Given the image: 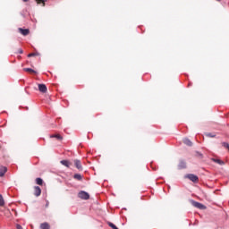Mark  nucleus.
I'll list each match as a JSON object with an SVG mask.
<instances>
[{"label":"nucleus","instance_id":"nucleus-1","mask_svg":"<svg viewBox=\"0 0 229 229\" xmlns=\"http://www.w3.org/2000/svg\"><path fill=\"white\" fill-rule=\"evenodd\" d=\"M78 197L81 199H90V195H89V193L87 191H81L79 192Z\"/></svg>","mask_w":229,"mask_h":229},{"label":"nucleus","instance_id":"nucleus-2","mask_svg":"<svg viewBox=\"0 0 229 229\" xmlns=\"http://www.w3.org/2000/svg\"><path fill=\"white\" fill-rule=\"evenodd\" d=\"M192 205L193 207H195V208H199V210H205V208H207V207L198 201H194L192 200Z\"/></svg>","mask_w":229,"mask_h":229},{"label":"nucleus","instance_id":"nucleus-3","mask_svg":"<svg viewBox=\"0 0 229 229\" xmlns=\"http://www.w3.org/2000/svg\"><path fill=\"white\" fill-rule=\"evenodd\" d=\"M186 177H188V179L194 183H196L199 180L197 175H194L192 174H188Z\"/></svg>","mask_w":229,"mask_h":229},{"label":"nucleus","instance_id":"nucleus-4","mask_svg":"<svg viewBox=\"0 0 229 229\" xmlns=\"http://www.w3.org/2000/svg\"><path fill=\"white\" fill-rule=\"evenodd\" d=\"M41 194H42V190L40 189V187L35 186L34 187V196L38 198V196H40Z\"/></svg>","mask_w":229,"mask_h":229},{"label":"nucleus","instance_id":"nucleus-5","mask_svg":"<svg viewBox=\"0 0 229 229\" xmlns=\"http://www.w3.org/2000/svg\"><path fill=\"white\" fill-rule=\"evenodd\" d=\"M38 90L39 92L46 94V92H47V87L46 86V84H38Z\"/></svg>","mask_w":229,"mask_h":229},{"label":"nucleus","instance_id":"nucleus-6","mask_svg":"<svg viewBox=\"0 0 229 229\" xmlns=\"http://www.w3.org/2000/svg\"><path fill=\"white\" fill-rule=\"evenodd\" d=\"M18 30L21 35H23V37H27V35H30V30L28 29L19 28Z\"/></svg>","mask_w":229,"mask_h":229},{"label":"nucleus","instance_id":"nucleus-7","mask_svg":"<svg viewBox=\"0 0 229 229\" xmlns=\"http://www.w3.org/2000/svg\"><path fill=\"white\" fill-rule=\"evenodd\" d=\"M178 169H187V163L184 160H181L178 165Z\"/></svg>","mask_w":229,"mask_h":229},{"label":"nucleus","instance_id":"nucleus-8","mask_svg":"<svg viewBox=\"0 0 229 229\" xmlns=\"http://www.w3.org/2000/svg\"><path fill=\"white\" fill-rule=\"evenodd\" d=\"M74 165L79 169V171H81V169H83V166H81V161L78 159L74 160Z\"/></svg>","mask_w":229,"mask_h":229},{"label":"nucleus","instance_id":"nucleus-9","mask_svg":"<svg viewBox=\"0 0 229 229\" xmlns=\"http://www.w3.org/2000/svg\"><path fill=\"white\" fill-rule=\"evenodd\" d=\"M7 171H8V168H6L5 166H1L0 167V177L4 176V174H6Z\"/></svg>","mask_w":229,"mask_h":229},{"label":"nucleus","instance_id":"nucleus-10","mask_svg":"<svg viewBox=\"0 0 229 229\" xmlns=\"http://www.w3.org/2000/svg\"><path fill=\"white\" fill-rule=\"evenodd\" d=\"M74 180H78L79 182H81L83 180V176L80 174H75L73 175Z\"/></svg>","mask_w":229,"mask_h":229},{"label":"nucleus","instance_id":"nucleus-11","mask_svg":"<svg viewBox=\"0 0 229 229\" xmlns=\"http://www.w3.org/2000/svg\"><path fill=\"white\" fill-rule=\"evenodd\" d=\"M61 164H62V165H64L65 167H71V162H69V160H62Z\"/></svg>","mask_w":229,"mask_h":229},{"label":"nucleus","instance_id":"nucleus-12","mask_svg":"<svg viewBox=\"0 0 229 229\" xmlns=\"http://www.w3.org/2000/svg\"><path fill=\"white\" fill-rule=\"evenodd\" d=\"M25 72H30V74H37V72L31 68H24Z\"/></svg>","mask_w":229,"mask_h":229},{"label":"nucleus","instance_id":"nucleus-13","mask_svg":"<svg viewBox=\"0 0 229 229\" xmlns=\"http://www.w3.org/2000/svg\"><path fill=\"white\" fill-rule=\"evenodd\" d=\"M212 160H213V162H215L216 164H218L219 165H225V161H223L221 159L213 158Z\"/></svg>","mask_w":229,"mask_h":229},{"label":"nucleus","instance_id":"nucleus-14","mask_svg":"<svg viewBox=\"0 0 229 229\" xmlns=\"http://www.w3.org/2000/svg\"><path fill=\"white\" fill-rule=\"evenodd\" d=\"M51 139H57V140H62L64 137H62L60 134H54L50 136Z\"/></svg>","mask_w":229,"mask_h":229},{"label":"nucleus","instance_id":"nucleus-15","mask_svg":"<svg viewBox=\"0 0 229 229\" xmlns=\"http://www.w3.org/2000/svg\"><path fill=\"white\" fill-rule=\"evenodd\" d=\"M183 144H185L186 146H190L191 147V146H192V141H191V140L185 138L183 140Z\"/></svg>","mask_w":229,"mask_h":229},{"label":"nucleus","instance_id":"nucleus-16","mask_svg":"<svg viewBox=\"0 0 229 229\" xmlns=\"http://www.w3.org/2000/svg\"><path fill=\"white\" fill-rule=\"evenodd\" d=\"M36 183H37V185H43L44 180H42V178H40V177H38V178H36Z\"/></svg>","mask_w":229,"mask_h":229},{"label":"nucleus","instance_id":"nucleus-17","mask_svg":"<svg viewBox=\"0 0 229 229\" xmlns=\"http://www.w3.org/2000/svg\"><path fill=\"white\" fill-rule=\"evenodd\" d=\"M40 229H50L49 224H47V223L41 224Z\"/></svg>","mask_w":229,"mask_h":229},{"label":"nucleus","instance_id":"nucleus-18","mask_svg":"<svg viewBox=\"0 0 229 229\" xmlns=\"http://www.w3.org/2000/svg\"><path fill=\"white\" fill-rule=\"evenodd\" d=\"M47 0H36L38 4H42V6H46V2Z\"/></svg>","mask_w":229,"mask_h":229},{"label":"nucleus","instance_id":"nucleus-19","mask_svg":"<svg viewBox=\"0 0 229 229\" xmlns=\"http://www.w3.org/2000/svg\"><path fill=\"white\" fill-rule=\"evenodd\" d=\"M0 207H4V199L1 194H0Z\"/></svg>","mask_w":229,"mask_h":229},{"label":"nucleus","instance_id":"nucleus-20","mask_svg":"<svg viewBox=\"0 0 229 229\" xmlns=\"http://www.w3.org/2000/svg\"><path fill=\"white\" fill-rule=\"evenodd\" d=\"M206 137H211L212 139L216 138V134H212L210 132L206 133Z\"/></svg>","mask_w":229,"mask_h":229},{"label":"nucleus","instance_id":"nucleus-21","mask_svg":"<svg viewBox=\"0 0 229 229\" xmlns=\"http://www.w3.org/2000/svg\"><path fill=\"white\" fill-rule=\"evenodd\" d=\"M37 55H38V54H37V53H31V54H29V55H28V57H29V58H31V56H37Z\"/></svg>","mask_w":229,"mask_h":229},{"label":"nucleus","instance_id":"nucleus-22","mask_svg":"<svg viewBox=\"0 0 229 229\" xmlns=\"http://www.w3.org/2000/svg\"><path fill=\"white\" fill-rule=\"evenodd\" d=\"M197 155H198V157H200V158L203 157V154H201V153H199V152H197Z\"/></svg>","mask_w":229,"mask_h":229},{"label":"nucleus","instance_id":"nucleus-23","mask_svg":"<svg viewBox=\"0 0 229 229\" xmlns=\"http://www.w3.org/2000/svg\"><path fill=\"white\" fill-rule=\"evenodd\" d=\"M16 228H17V229H22V226H21V225H16Z\"/></svg>","mask_w":229,"mask_h":229},{"label":"nucleus","instance_id":"nucleus-24","mask_svg":"<svg viewBox=\"0 0 229 229\" xmlns=\"http://www.w3.org/2000/svg\"><path fill=\"white\" fill-rule=\"evenodd\" d=\"M20 55H22V49H19Z\"/></svg>","mask_w":229,"mask_h":229},{"label":"nucleus","instance_id":"nucleus-25","mask_svg":"<svg viewBox=\"0 0 229 229\" xmlns=\"http://www.w3.org/2000/svg\"><path fill=\"white\" fill-rule=\"evenodd\" d=\"M23 1V3H28V1H30V0H22Z\"/></svg>","mask_w":229,"mask_h":229},{"label":"nucleus","instance_id":"nucleus-26","mask_svg":"<svg viewBox=\"0 0 229 229\" xmlns=\"http://www.w3.org/2000/svg\"><path fill=\"white\" fill-rule=\"evenodd\" d=\"M216 1H221V0H216Z\"/></svg>","mask_w":229,"mask_h":229}]
</instances>
